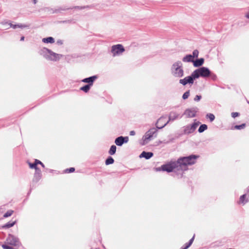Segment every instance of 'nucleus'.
Masks as SVG:
<instances>
[{
  "instance_id": "nucleus-35",
  "label": "nucleus",
  "mask_w": 249,
  "mask_h": 249,
  "mask_svg": "<svg viewBox=\"0 0 249 249\" xmlns=\"http://www.w3.org/2000/svg\"><path fill=\"white\" fill-rule=\"evenodd\" d=\"M201 98V96L200 95H196V97L194 98V100L195 101H199Z\"/></svg>"
},
{
  "instance_id": "nucleus-6",
  "label": "nucleus",
  "mask_w": 249,
  "mask_h": 249,
  "mask_svg": "<svg viewBox=\"0 0 249 249\" xmlns=\"http://www.w3.org/2000/svg\"><path fill=\"white\" fill-rule=\"evenodd\" d=\"M196 79L199 77H207L211 75V71L206 67H202L194 71Z\"/></svg>"
},
{
  "instance_id": "nucleus-26",
  "label": "nucleus",
  "mask_w": 249,
  "mask_h": 249,
  "mask_svg": "<svg viewBox=\"0 0 249 249\" xmlns=\"http://www.w3.org/2000/svg\"><path fill=\"white\" fill-rule=\"evenodd\" d=\"M206 117L207 118H209L211 122H213L214 120V119H215L214 115L213 114H212V113H208V114H207L206 115Z\"/></svg>"
},
{
  "instance_id": "nucleus-36",
  "label": "nucleus",
  "mask_w": 249,
  "mask_h": 249,
  "mask_svg": "<svg viewBox=\"0 0 249 249\" xmlns=\"http://www.w3.org/2000/svg\"><path fill=\"white\" fill-rule=\"evenodd\" d=\"M8 25H10L11 27H12L14 29L18 28V24H13L11 23H8Z\"/></svg>"
},
{
  "instance_id": "nucleus-29",
  "label": "nucleus",
  "mask_w": 249,
  "mask_h": 249,
  "mask_svg": "<svg viewBox=\"0 0 249 249\" xmlns=\"http://www.w3.org/2000/svg\"><path fill=\"white\" fill-rule=\"evenodd\" d=\"M199 54V52L197 50H195L193 52V54H192V57L194 59L195 58H196L198 57Z\"/></svg>"
},
{
  "instance_id": "nucleus-3",
  "label": "nucleus",
  "mask_w": 249,
  "mask_h": 249,
  "mask_svg": "<svg viewBox=\"0 0 249 249\" xmlns=\"http://www.w3.org/2000/svg\"><path fill=\"white\" fill-rule=\"evenodd\" d=\"M40 54L42 55L46 59L56 61L60 59L62 55L55 53L47 48H44L40 51Z\"/></svg>"
},
{
  "instance_id": "nucleus-1",
  "label": "nucleus",
  "mask_w": 249,
  "mask_h": 249,
  "mask_svg": "<svg viewBox=\"0 0 249 249\" xmlns=\"http://www.w3.org/2000/svg\"><path fill=\"white\" fill-rule=\"evenodd\" d=\"M198 158V156L194 155L180 157L177 161H171L167 164L162 165L160 167L157 168V170L167 172L178 171L182 174L183 171L188 169V165H191L196 163Z\"/></svg>"
},
{
  "instance_id": "nucleus-24",
  "label": "nucleus",
  "mask_w": 249,
  "mask_h": 249,
  "mask_svg": "<svg viewBox=\"0 0 249 249\" xmlns=\"http://www.w3.org/2000/svg\"><path fill=\"white\" fill-rule=\"evenodd\" d=\"M28 165L30 168L35 169V170L38 169V168L37 167V163L36 162V160L34 163H31L30 162H28Z\"/></svg>"
},
{
  "instance_id": "nucleus-34",
  "label": "nucleus",
  "mask_w": 249,
  "mask_h": 249,
  "mask_svg": "<svg viewBox=\"0 0 249 249\" xmlns=\"http://www.w3.org/2000/svg\"><path fill=\"white\" fill-rule=\"evenodd\" d=\"M36 162L37 163V164H40L42 167L44 168L45 167V166L44 165V164L41 162L39 160H36Z\"/></svg>"
},
{
  "instance_id": "nucleus-19",
  "label": "nucleus",
  "mask_w": 249,
  "mask_h": 249,
  "mask_svg": "<svg viewBox=\"0 0 249 249\" xmlns=\"http://www.w3.org/2000/svg\"><path fill=\"white\" fill-rule=\"evenodd\" d=\"M16 223V221H9L2 226L3 228L8 229L13 227Z\"/></svg>"
},
{
  "instance_id": "nucleus-38",
  "label": "nucleus",
  "mask_w": 249,
  "mask_h": 249,
  "mask_svg": "<svg viewBox=\"0 0 249 249\" xmlns=\"http://www.w3.org/2000/svg\"><path fill=\"white\" fill-rule=\"evenodd\" d=\"M18 27L21 28H25V27H28V26H27L26 25H22V24H18Z\"/></svg>"
},
{
  "instance_id": "nucleus-22",
  "label": "nucleus",
  "mask_w": 249,
  "mask_h": 249,
  "mask_svg": "<svg viewBox=\"0 0 249 249\" xmlns=\"http://www.w3.org/2000/svg\"><path fill=\"white\" fill-rule=\"evenodd\" d=\"M91 87V86L86 85L84 86L81 87L80 88V90L83 91L84 92H85L86 93H87L89 90V89Z\"/></svg>"
},
{
  "instance_id": "nucleus-5",
  "label": "nucleus",
  "mask_w": 249,
  "mask_h": 249,
  "mask_svg": "<svg viewBox=\"0 0 249 249\" xmlns=\"http://www.w3.org/2000/svg\"><path fill=\"white\" fill-rule=\"evenodd\" d=\"M179 114L177 113L176 112L174 111H171L169 115V120L166 123H164L163 125L161 126H160L159 124L163 120H164L165 119V117H160V119H158V120L157 122L156 123V127L158 129H161L163 127H164L170 121H174V120L177 119L179 118Z\"/></svg>"
},
{
  "instance_id": "nucleus-39",
  "label": "nucleus",
  "mask_w": 249,
  "mask_h": 249,
  "mask_svg": "<svg viewBox=\"0 0 249 249\" xmlns=\"http://www.w3.org/2000/svg\"><path fill=\"white\" fill-rule=\"evenodd\" d=\"M194 238H195V235L193 236V237L190 240V241H189V245H192L193 242V241L194 240Z\"/></svg>"
},
{
  "instance_id": "nucleus-37",
  "label": "nucleus",
  "mask_w": 249,
  "mask_h": 249,
  "mask_svg": "<svg viewBox=\"0 0 249 249\" xmlns=\"http://www.w3.org/2000/svg\"><path fill=\"white\" fill-rule=\"evenodd\" d=\"M239 115V113L238 112H232L231 113V116L233 118H235Z\"/></svg>"
},
{
  "instance_id": "nucleus-30",
  "label": "nucleus",
  "mask_w": 249,
  "mask_h": 249,
  "mask_svg": "<svg viewBox=\"0 0 249 249\" xmlns=\"http://www.w3.org/2000/svg\"><path fill=\"white\" fill-rule=\"evenodd\" d=\"M70 9H72V8H67V7H63V8L61 7L58 9H56L55 10V11L53 12V13H57V12H60L62 10H66Z\"/></svg>"
},
{
  "instance_id": "nucleus-13",
  "label": "nucleus",
  "mask_w": 249,
  "mask_h": 249,
  "mask_svg": "<svg viewBox=\"0 0 249 249\" xmlns=\"http://www.w3.org/2000/svg\"><path fill=\"white\" fill-rule=\"evenodd\" d=\"M97 78V76L94 75L88 78H86L82 80V82L88 83V85L92 86L94 81Z\"/></svg>"
},
{
  "instance_id": "nucleus-20",
  "label": "nucleus",
  "mask_w": 249,
  "mask_h": 249,
  "mask_svg": "<svg viewBox=\"0 0 249 249\" xmlns=\"http://www.w3.org/2000/svg\"><path fill=\"white\" fill-rule=\"evenodd\" d=\"M116 151V146L114 145H112L111 146L110 149L108 151V153L111 155H114Z\"/></svg>"
},
{
  "instance_id": "nucleus-42",
  "label": "nucleus",
  "mask_w": 249,
  "mask_h": 249,
  "mask_svg": "<svg viewBox=\"0 0 249 249\" xmlns=\"http://www.w3.org/2000/svg\"><path fill=\"white\" fill-rule=\"evenodd\" d=\"M74 8H77L79 9H82L85 8V7H79V6H75L74 7Z\"/></svg>"
},
{
  "instance_id": "nucleus-9",
  "label": "nucleus",
  "mask_w": 249,
  "mask_h": 249,
  "mask_svg": "<svg viewBox=\"0 0 249 249\" xmlns=\"http://www.w3.org/2000/svg\"><path fill=\"white\" fill-rule=\"evenodd\" d=\"M124 51V47L121 44L113 45L111 48V53L113 56L119 55Z\"/></svg>"
},
{
  "instance_id": "nucleus-49",
  "label": "nucleus",
  "mask_w": 249,
  "mask_h": 249,
  "mask_svg": "<svg viewBox=\"0 0 249 249\" xmlns=\"http://www.w3.org/2000/svg\"><path fill=\"white\" fill-rule=\"evenodd\" d=\"M181 249H187V248L184 247V248H182Z\"/></svg>"
},
{
  "instance_id": "nucleus-33",
  "label": "nucleus",
  "mask_w": 249,
  "mask_h": 249,
  "mask_svg": "<svg viewBox=\"0 0 249 249\" xmlns=\"http://www.w3.org/2000/svg\"><path fill=\"white\" fill-rule=\"evenodd\" d=\"M2 247L4 249H14L12 247L6 244L2 245Z\"/></svg>"
},
{
  "instance_id": "nucleus-50",
  "label": "nucleus",
  "mask_w": 249,
  "mask_h": 249,
  "mask_svg": "<svg viewBox=\"0 0 249 249\" xmlns=\"http://www.w3.org/2000/svg\"><path fill=\"white\" fill-rule=\"evenodd\" d=\"M58 42L59 43L62 44V41H58Z\"/></svg>"
},
{
  "instance_id": "nucleus-40",
  "label": "nucleus",
  "mask_w": 249,
  "mask_h": 249,
  "mask_svg": "<svg viewBox=\"0 0 249 249\" xmlns=\"http://www.w3.org/2000/svg\"><path fill=\"white\" fill-rule=\"evenodd\" d=\"M135 134V132L134 130H132L130 132V135L131 136H134Z\"/></svg>"
},
{
  "instance_id": "nucleus-2",
  "label": "nucleus",
  "mask_w": 249,
  "mask_h": 249,
  "mask_svg": "<svg viewBox=\"0 0 249 249\" xmlns=\"http://www.w3.org/2000/svg\"><path fill=\"white\" fill-rule=\"evenodd\" d=\"M171 74L177 78L182 77L184 75L182 63L180 61L174 63L171 67Z\"/></svg>"
},
{
  "instance_id": "nucleus-8",
  "label": "nucleus",
  "mask_w": 249,
  "mask_h": 249,
  "mask_svg": "<svg viewBox=\"0 0 249 249\" xmlns=\"http://www.w3.org/2000/svg\"><path fill=\"white\" fill-rule=\"evenodd\" d=\"M196 79V78L193 71L191 73V75L185 77L183 79H180L179 82L183 86H185L187 84H193L194 83V80Z\"/></svg>"
},
{
  "instance_id": "nucleus-31",
  "label": "nucleus",
  "mask_w": 249,
  "mask_h": 249,
  "mask_svg": "<svg viewBox=\"0 0 249 249\" xmlns=\"http://www.w3.org/2000/svg\"><path fill=\"white\" fill-rule=\"evenodd\" d=\"M190 95V91L188 90L186 91L182 96V98L184 100L187 99Z\"/></svg>"
},
{
  "instance_id": "nucleus-18",
  "label": "nucleus",
  "mask_w": 249,
  "mask_h": 249,
  "mask_svg": "<svg viewBox=\"0 0 249 249\" xmlns=\"http://www.w3.org/2000/svg\"><path fill=\"white\" fill-rule=\"evenodd\" d=\"M42 41L46 43H53L54 42V39L53 37H48L42 39Z\"/></svg>"
},
{
  "instance_id": "nucleus-17",
  "label": "nucleus",
  "mask_w": 249,
  "mask_h": 249,
  "mask_svg": "<svg viewBox=\"0 0 249 249\" xmlns=\"http://www.w3.org/2000/svg\"><path fill=\"white\" fill-rule=\"evenodd\" d=\"M194 59L192 56V54H187L185 55L183 58L182 61L184 62H194Z\"/></svg>"
},
{
  "instance_id": "nucleus-12",
  "label": "nucleus",
  "mask_w": 249,
  "mask_h": 249,
  "mask_svg": "<svg viewBox=\"0 0 249 249\" xmlns=\"http://www.w3.org/2000/svg\"><path fill=\"white\" fill-rule=\"evenodd\" d=\"M128 141V137L120 136L117 138L115 140V144L118 146H122L124 143H126Z\"/></svg>"
},
{
  "instance_id": "nucleus-21",
  "label": "nucleus",
  "mask_w": 249,
  "mask_h": 249,
  "mask_svg": "<svg viewBox=\"0 0 249 249\" xmlns=\"http://www.w3.org/2000/svg\"><path fill=\"white\" fill-rule=\"evenodd\" d=\"M207 128H208V127H207V125L206 124H201L199 126V127L198 128V131L199 133H202L205 130H206L207 129Z\"/></svg>"
},
{
  "instance_id": "nucleus-14",
  "label": "nucleus",
  "mask_w": 249,
  "mask_h": 249,
  "mask_svg": "<svg viewBox=\"0 0 249 249\" xmlns=\"http://www.w3.org/2000/svg\"><path fill=\"white\" fill-rule=\"evenodd\" d=\"M35 173L34 174L33 181L35 182H37L41 178L42 174L41 170L38 168L35 170Z\"/></svg>"
},
{
  "instance_id": "nucleus-25",
  "label": "nucleus",
  "mask_w": 249,
  "mask_h": 249,
  "mask_svg": "<svg viewBox=\"0 0 249 249\" xmlns=\"http://www.w3.org/2000/svg\"><path fill=\"white\" fill-rule=\"evenodd\" d=\"M246 195L244 194L242 196H241L240 197V202L241 203H243V204H245L246 202L248 201V200L247 199L246 201H245V199L246 198Z\"/></svg>"
},
{
  "instance_id": "nucleus-48",
  "label": "nucleus",
  "mask_w": 249,
  "mask_h": 249,
  "mask_svg": "<svg viewBox=\"0 0 249 249\" xmlns=\"http://www.w3.org/2000/svg\"><path fill=\"white\" fill-rule=\"evenodd\" d=\"M36 0H34V3L36 4Z\"/></svg>"
},
{
  "instance_id": "nucleus-4",
  "label": "nucleus",
  "mask_w": 249,
  "mask_h": 249,
  "mask_svg": "<svg viewBox=\"0 0 249 249\" xmlns=\"http://www.w3.org/2000/svg\"><path fill=\"white\" fill-rule=\"evenodd\" d=\"M157 129V128H155L153 127L148 130L142 137V142H141V144L142 145H145L151 140L153 137H156L158 131Z\"/></svg>"
},
{
  "instance_id": "nucleus-44",
  "label": "nucleus",
  "mask_w": 249,
  "mask_h": 249,
  "mask_svg": "<svg viewBox=\"0 0 249 249\" xmlns=\"http://www.w3.org/2000/svg\"><path fill=\"white\" fill-rule=\"evenodd\" d=\"M216 78V76L215 74H213L212 75V78L213 79V80H215Z\"/></svg>"
},
{
  "instance_id": "nucleus-7",
  "label": "nucleus",
  "mask_w": 249,
  "mask_h": 249,
  "mask_svg": "<svg viewBox=\"0 0 249 249\" xmlns=\"http://www.w3.org/2000/svg\"><path fill=\"white\" fill-rule=\"evenodd\" d=\"M200 124L199 122H194L192 124H188L184 126L183 132L185 134L193 133Z\"/></svg>"
},
{
  "instance_id": "nucleus-32",
  "label": "nucleus",
  "mask_w": 249,
  "mask_h": 249,
  "mask_svg": "<svg viewBox=\"0 0 249 249\" xmlns=\"http://www.w3.org/2000/svg\"><path fill=\"white\" fill-rule=\"evenodd\" d=\"M75 171V168L73 167H71L70 168L66 169L65 170V172L66 173H72Z\"/></svg>"
},
{
  "instance_id": "nucleus-10",
  "label": "nucleus",
  "mask_w": 249,
  "mask_h": 249,
  "mask_svg": "<svg viewBox=\"0 0 249 249\" xmlns=\"http://www.w3.org/2000/svg\"><path fill=\"white\" fill-rule=\"evenodd\" d=\"M6 243L9 245L15 247L18 246L20 245L18 239L11 234H9L6 239Z\"/></svg>"
},
{
  "instance_id": "nucleus-15",
  "label": "nucleus",
  "mask_w": 249,
  "mask_h": 249,
  "mask_svg": "<svg viewBox=\"0 0 249 249\" xmlns=\"http://www.w3.org/2000/svg\"><path fill=\"white\" fill-rule=\"evenodd\" d=\"M153 156V153L150 152L143 151L140 155V158H144L146 160L150 159Z\"/></svg>"
},
{
  "instance_id": "nucleus-45",
  "label": "nucleus",
  "mask_w": 249,
  "mask_h": 249,
  "mask_svg": "<svg viewBox=\"0 0 249 249\" xmlns=\"http://www.w3.org/2000/svg\"><path fill=\"white\" fill-rule=\"evenodd\" d=\"M246 17L248 18H249V11H248V12L246 14Z\"/></svg>"
},
{
  "instance_id": "nucleus-16",
  "label": "nucleus",
  "mask_w": 249,
  "mask_h": 249,
  "mask_svg": "<svg viewBox=\"0 0 249 249\" xmlns=\"http://www.w3.org/2000/svg\"><path fill=\"white\" fill-rule=\"evenodd\" d=\"M204 62V59L203 58H200L199 59H196V60H194L193 65L195 67H199L201 66Z\"/></svg>"
},
{
  "instance_id": "nucleus-47",
  "label": "nucleus",
  "mask_w": 249,
  "mask_h": 249,
  "mask_svg": "<svg viewBox=\"0 0 249 249\" xmlns=\"http://www.w3.org/2000/svg\"><path fill=\"white\" fill-rule=\"evenodd\" d=\"M247 191L248 193H249V187L247 188Z\"/></svg>"
},
{
  "instance_id": "nucleus-43",
  "label": "nucleus",
  "mask_w": 249,
  "mask_h": 249,
  "mask_svg": "<svg viewBox=\"0 0 249 249\" xmlns=\"http://www.w3.org/2000/svg\"><path fill=\"white\" fill-rule=\"evenodd\" d=\"M191 245H189V243H187L185 244V247H186L187 249L191 246Z\"/></svg>"
},
{
  "instance_id": "nucleus-11",
  "label": "nucleus",
  "mask_w": 249,
  "mask_h": 249,
  "mask_svg": "<svg viewBox=\"0 0 249 249\" xmlns=\"http://www.w3.org/2000/svg\"><path fill=\"white\" fill-rule=\"evenodd\" d=\"M198 110V109L196 107L188 108L185 110L183 114L187 118H193L196 116V113Z\"/></svg>"
},
{
  "instance_id": "nucleus-41",
  "label": "nucleus",
  "mask_w": 249,
  "mask_h": 249,
  "mask_svg": "<svg viewBox=\"0 0 249 249\" xmlns=\"http://www.w3.org/2000/svg\"><path fill=\"white\" fill-rule=\"evenodd\" d=\"M163 120H163L162 121H161L160 123V124H159V125L160 126H161V125H163V124H164L165 123H164V122L163 121Z\"/></svg>"
},
{
  "instance_id": "nucleus-23",
  "label": "nucleus",
  "mask_w": 249,
  "mask_h": 249,
  "mask_svg": "<svg viewBox=\"0 0 249 249\" xmlns=\"http://www.w3.org/2000/svg\"><path fill=\"white\" fill-rule=\"evenodd\" d=\"M114 161V160L111 157H108L106 160L105 163L107 165L113 163Z\"/></svg>"
},
{
  "instance_id": "nucleus-28",
  "label": "nucleus",
  "mask_w": 249,
  "mask_h": 249,
  "mask_svg": "<svg viewBox=\"0 0 249 249\" xmlns=\"http://www.w3.org/2000/svg\"><path fill=\"white\" fill-rule=\"evenodd\" d=\"M14 211L12 210L8 211L3 215L4 217H8L10 216L13 214Z\"/></svg>"
},
{
  "instance_id": "nucleus-46",
  "label": "nucleus",
  "mask_w": 249,
  "mask_h": 249,
  "mask_svg": "<svg viewBox=\"0 0 249 249\" xmlns=\"http://www.w3.org/2000/svg\"><path fill=\"white\" fill-rule=\"evenodd\" d=\"M24 40V37L22 36L20 38V41H23Z\"/></svg>"
},
{
  "instance_id": "nucleus-27",
  "label": "nucleus",
  "mask_w": 249,
  "mask_h": 249,
  "mask_svg": "<svg viewBox=\"0 0 249 249\" xmlns=\"http://www.w3.org/2000/svg\"><path fill=\"white\" fill-rule=\"evenodd\" d=\"M246 126L245 124H242L241 125H236L234 126V129H242L245 128Z\"/></svg>"
}]
</instances>
